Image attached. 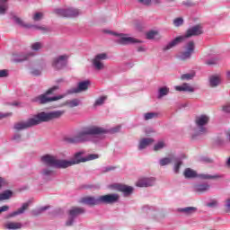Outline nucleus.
<instances>
[{
	"label": "nucleus",
	"instance_id": "f257e3e1",
	"mask_svg": "<svg viewBox=\"0 0 230 230\" xmlns=\"http://www.w3.org/2000/svg\"><path fill=\"white\" fill-rule=\"evenodd\" d=\"M121 130V126H117L111 129L99 126L84 127L74 137H65L66 143L76 145L78 143H100L105 139V134H116Z\"/></svg>",
	"mask_w": 230,
	"mask_h": 230
},
{
	"label": "nucleus",
	"instance_id": "f03ea898",
	"mask_svg": "<svg viewBox=\"0 0 230 230\" xmlns=\"http://www.w3.org/2000/svg\"><path fill=\"white\" fill-rule=\"evenodd\" d=\"M64 114H66L65 111H53L49 112L41 111L36 115H33L32 118H30L25 121L14 123L13 128L17 132H21V130H26L27 128L37 127V125H40V123H49V121L60 119Z\"/></svg>",
	"mask_w": 230,
	"mask_h": 230
},
{
	"label": "nucleus",
	"instance_id": "7ed1b4c3",
	"mask_svg": "<svg viewBox=\"0 0 230 230\" xmlns=\"http://www.w3.org/2000/svg\"><path fill=\"white\" fill-rule=\"evenodd\" d=\"M58 85L53 86L49 88L45 93L34 97L32 99V102H34L35 103H40V105H44L46 103H50V102H57L58 100H62L65 95L49 97V95L55 94V92L58 91Z\"/></svg>",
	"mask_w": 230,
	"mask_h": 230
},
{
	"label": "nucleus",
	"instance_id": "20e7f679",
	"mask_svg": "<svg viewBox=\"0 0 230 230\" xmlns=\"http://www.w3.org/2000/svg\"><path fill=\"white\" fill-rule=\"evenodd\" d=\"M197 134L192 135V139H197V136H202L208 134L209 130L208 129V123H209V116L208 115H199L195 119Z\"/></svg>",
	"mask_w": 230,
	"mask_h": 230
},
{
	"label": "nucleus",
	"instance_id": "39448f33",
	"mask_svg": "<svg viewBox=\"0 0 230 230\" xmlns=\"http://www.w3.org/2000/svg\"><path fill=\"white\" fill-rule=\"evenodd\" d=\"M84 155V151L78 152L75 155L72 160H65V168H69V166H75V164H80V163H86V161H94L98 159V155H88L86 157H82Z\"/></svg>",
	"mask_w": 230,
	"mask_h": 230
},
{
	"label": "nucleus",
	"instance_id": "423d86ee",
	"mask_svg": "<svg viewBox=\"0 0 230 230\" xmlns=\"http://www.w3.org/2000/svg\"><path fill=\"white\" fill-rule=\"evenodd\" d=\"M42 164L46 166H50L53 168H66L65 160L58 159L56 155H44L40 157Z\"/></svg>",
	"mask_w": 230,
	"mask_h": 230
},
{
	"label": "nucleus",
	"instance_id": "0eeeda50",
	"mask_svg": "<svg viewBox=\"0 0 230 230\" xmlns=\"http://www.w3.org/2000/svg\"><path fill=\"white\" fill-rule=\"evenodd\" d=\"M119 200V194H107L104 196H86L81 199V202H118Z\"/></svg>",
	"mask_w": 230,
	"mask_h": 230
},
{
	"label": "nucleus",
	"instance_id": "6e6552de",
	"mask_svg": "<svg viewBox=\"0 0 230 230\" xmlns=\"http://www.w3.org/2000/svg\"><path fill=\"white\" fill-rule=\"evenodd\" d=\"M53 13L58 17H66V18H74L78 17L80 15V10L68 7V8H56Z\"/></svg>",
	"mask_w": 230,
	"mask_h": 230
},
{
	"label": "nucleus",
	"instance_id": "1a4fd4ad",
	"mask_svg": "<svg viewBox=\"0 0 230 230\" xmlns=\"http://www.w3.org/2000/svg\"><path fill=\"white\" fill-rule=\"evenodd\" d=\"M112 35L117 37L116 43L121 44L122 46H127L128 44H141V42H143L138 39L128 37V34H118L116 32H113Z\"/></svg>",
	"mask_w": 230,
	"mask_h": 230
},
{
	"label": "nucleus",
	"instance_id": "9d476101",
	"mask_svg": "<svg viewBox=\"0 0 230 230\" xmlns=\"http://www.w3.org/2000/svg\"><path fill=\"white\" fill-rule=\"evenodd\" d=\"M107 58H109L107 53H100L95 55L92 60V65L94 70L102 71V69H105V64H103V60H107Z\"/></svg>",
	"mask_w": 230,
	"mask_h": 230
},
{
	"label": "nucleus",
	"instance_id": "9b49d317",
	"mask_svg": "<svg viewBox=\"0 0 230 230\" xmlns=\"http://www.w3.org/2000/svg\"><path fill=\"white\" fill-rule=\"evenodd\" d=\"M195 51V42L193 41H189L186 46H185V51L181 52L178 58L180 60H190L191 58V55H193Z\"/></svg>",
	"mask_w": 230,
	"mask_h": 230
},
{
	"label": "nucleus",
	"instance_id": "f8f14e48",
	"mask_svg": "<svg viewBox=\"0 0 230 230\" xmlns=\"http://www.w3.org/2000/svg\"><path fill=\"white\" fill-rule=\"evenodd\" d=\"M67 58H69L67 55H61L54 58L52 59V67H54V69H57L58 71L60 69H64V67L67 66Z\"/></svg>",
	"mask_w": 230,
	"mask_h": 230
},
{
	"label": "nucleus",
	"instance_id": "ddd939ff",
	"mask_svg": "<svg viewBox=\"0 0 230 230\" xmlns=\"http://www.w3.org/2000/svg\"><path fill=\"white\" fill-rule=\"evenodd\" d=\"M89 85H91V81L86 80L83 82H79L76 88H71L67 91L68 94H75L78 93H84L89 89Z\"/></svg>",
	"mask_w": 230,
	"mask_h": 230
},
{
	"label": "nucleus",
	"instance_id": "4468645a",
	"mask_svg": "<svg viewBox=\"0 0 230 230\" xmlns=\"http://www.w3.org/2000/svg\"><path fill=\"white\" fill-rule=\"evenodd\" d=\"M204 31H202V26L195 25L187 30L186 33L183 37L186 39H190V37H197L199 35H202Z\"/></svg>",
	"mask_w": 230,
	"mask_h": 230
},
{
	"label": "nucleus",
	"instance_id": "2eb2a0df",
	"mask_svg": "<svg viewBox=\"0 0 230 230\" xmlns=\"http://www.w3.org/2000/svg\"><path fill=\"white\" fill-rule=\"evenodd\" d=\"M155 185V178L149 177V178H140L136 182V186L137 188H150Z\"/></svg>",
	"mask_w": 230,
	"mask_h": 230
},
{
	"label": "nucleus",
	"instance_id": "dca6fc26",
	"mask_svg": "<svg viewBox=\"0 0 230 230\" xmlns=\"http://www.w3.org/2000/svg\"><path fill=\"white\" fill-rule=\"evenodd\" d=\"M115 190H118V191H120V193L123 194V197H130L132 193H134V187L124 185V184H115L113 185Z\"/></svg>",
	"mask_w": 230,
	"mask_h": 230
},
{
	"label": "nucleus",
	"instance_id": "f3484780",
	"mask_svg": "<svg viewBox=\"0 0 230 230\" xmlns=\"http://www.w3.org/2000/svg\"><path fill=\"white\" fill-rule=\"evenodd\" d=\"M186 40V38L184 35L182 36H178L174 40H172L171 42H169L167 45H165L163 48L164 51H168L169 49H172V48H175V46H179V44H182Z\"/></svg>",
	"mask_w": 230,
	"mask_h": 230
},
{
	"label": "nucleus",
	"instance_id": "a211bd4d",
	"mask_svg": "<svg viewBox=\"0 0 230 230\" xmlns=\"http://www.w3.org/2000/svg\"><path fill=\"white\" fill-rule=\"evenodd\" d=\"M84 213H85V208L82 207H72L68 211V215L72 218H76V217H79V215H84Z\"/></svg>",
	"mask_w": 230,
	"mask_h": 230
},
{
	"label": "nucleus",
	"instance_id": "6ab92c4d",
	"mask_svg": "<svg viewBox=\"0 0 230 230\" xmlns=\"http://www.w3.org/2000/svg\"><path fill=\"white\" fill-rule=\"evenodd\" d=\"M175 90L183 93H195V88H193V86H191L188 83H184L181 85L175 86Z\"/></svg>",
	"mask_w": 230,
	"mask_h": 230
},
{
	"label": "nucleus",
	"instance_id": "aec40b11",
	"mask_svg": "<svg viewBox=\"0 0 230 230\" xmlns=\"http://www.w3.org/2000/svg\"><path fill=\"white\" fill-rule=\"evenodd\" d=\"M154 143V138H142L138 144V150H145Z\"/></svg>",
	"mask_w": 230,
	"mask_h": 230
},
{
	"label": "nucleus",
	"instance_id": "412c9836",
	"mask_svg": "<svg viewBox=\"0 0 230 230\" xmlns=\"http://www.w3.org/2000/svg\"><path fill=\"white\" fill-rule=\"evenodd\" d=\"M30 208V205L28 203H24L20 208H18L16 211L9 214L8 217L12 218L13 217H17L18 215H22L26 209Z\"/></svg>",
	"mask_w": 230,
	"mask_h": 230
},
{
	"label": "nucleus",
	"instance_id": "4be33fe9",
	"mask_svg": "<svg viewBox=\"0 0 230 230\" xmlns=\"http://www.w3.org/2000/svg\"><path fill=\"white\" fill-rule=\"evenodd\" d=\"M12 19H13V22H15V24H17L21 28H25L27 30L31 28V24L25 23L24 21H22V19H21L18 16L13 15Z\"/></svg>",
	"mask_w": 230,
	"mask_h": 230
},
{
	"label": "nucleus",
	"instance_id": "5701e85b",
	"mask_svg": "<svg viewBox=\"0 0 230 230\" xmlns=\"http://www.w3.org/2000/svg\"><path fill=\"white\" fill-rule=\"evenodd\" d=\"M179 213H184V215H193V213L197 212V208L195 207H186L180 208L177 209Z\"/></svg>",
	"mask_w": 230,
	"mask_h": 230
},
{
	"label": "nucleus",
	"instance_id": "b1692460",
	"mask_svg": "<svg viewBox=\"0 0 230 230\" xmlns=\"http://www.w3.org/2000/svg\"><path fill=\"white\" fill-rule=\"evenodd\" d=\"M170 93V88L168 86H163L158 89V94L157 99L161 100L162 98H164V96H168Z\"/></svg>",
	"mask_w": 230,
	"mask_h": 230
},
{
	"label": "nucleus",
	"instance_id": "393cba45",
	"mask_svg": "<svg viewBox=\"0 0 230 230\" xmlns=\"http://www.w3.org/2000/svg\"><path fill=\"white\" fill-rule=\"evenodd\" d=\"M12 197H13V191L10 190H4L2 193H0V201L10 200Z\"/></svg>",
	"mask_w": 230,
	"mask_h": 230
},
{
	"label": "nucleus",
	"instance_id": "a878e982",
	"mask_svg": "<svg viewBox=\"0 0 230 230\" xmlns=\"http://www.w3.org/2000/svg\"><path fill=\"white\" fill-rule=\"evenodd\" d=\"M35 55L33 52L29 54H20L17 58H13V62H24V60H28L30 57H33Z\"/></svg>",
	"mask_w": 230,
	"mask_h": 230
},
{
	"label": "nucleus",
	"instance_id": "bb28decb",
	"mask_svg": "<svg viewBox=\"0 0 230 230\" xmlns=\"http://www.w3.org/2000/svg\"><path fill=\"white\" fill-rule=\"evenodd\" d=\"M41 175L43 177H52V175H55V171L53 170V167L48 166L41 170Z\"/></svg>",
	"mask_w": 230,
	"mask_h": 230
},
{
	"label": "nucleus",
	"instance_id": "cd10ccee",
	"mask_svg": "<svg viewBox=\"0 0 230 230\" xmlns=\"http://www.w3.org/2000/svg\"><path fill=\"white\" fill-rule=\"evenodd\" d=\"M194 189H195V191H197L198 193H204L208 191V190H209V184L208 183L198 184L194 187Z\"/></svg>",
	"mask_w": 230,
	"mask_h": 230
},
{
	"label": "nucleus",
	"instance_id": "c85d7f7f",
	"mask_svg": "<svg viewBox=\"0 0 230 230\" xmlns=\"http://www.w3.org/2000/svg\"><path fill=\"white\" fill-rule=\"evenodd\" d=\"M8 1L0 0V15H4L8 12Z\"/></svg>",
	"mask_w": 230,
	"mask_h": 230
},
{
	"label": "nucleus",
	"instance_id": "c756f323",
	"mask_svg": "<svg viewBox=\"0 0 230 230\" xmlns=\"http://www.w3.org/2000/svg\"><path fill=\"white\" fill-rule=\"evenodd\" d=\"M183 175L185 177V179H194V177H197V172L187 168L185 169Z\"/></svg>",
	"mask_w": 230,
	"mask_h": 230
},
{
	"label": "nucleus",
	"instance_id": "7c9ffc66",
	"mask_svg": "<svg viewBox=\"0 0 230 230\" xmlns=\"http://www.w3.org/2000/svg\"><path fill=\"white\" fill-rule=\"evenodd\" d=\"M6 229H22V224L17 222H9L5 225Z\"/></svg>",
	"mask_w": 230,
	"mask_h": 230
},
{
	"label": "nucleus",
	"instance_id": "2f4dec72",
	"mask_svg": "<svg viewBox=\"0 0 230 230\" xmlns=\"http://www.w3.org/2000/svg\"><path fill=\"white\" fill-rule=\"evenodd\" d=\"M209 85L210 87H217V85H220V77L215 75L210 76Z\"/></svg>",
	"mask_w": 230,
	"mask_h": 230
},
{
	"label": "nucleus",
	"instance_id": "473e14b6",
	"mask_svg": "<svg viewBox=\"0 0 230 230\" xmlns=\"http://www.w3.org/2000/svg\"><path fill=\"white\" fill-rule=\"evenodd\" d=\"M175 162L174 167H173V172L174 173H179V170L181 169V166H182V160L180 158H175L172 160Z\"/></svg>",
	"mask_w": 230,
	"mask_h": 230
},
{
	"label": "nucleus",
	"instance_id": "72a5a7b5",
	"mask_svg": "<svg viewBox=\"0 0 230 230\" xmlns=\"http://www.w3.org/2000/svg\"><path fill=\"white\" fill-rule=\"evenodd\" d=\"M165 146L166 142H164V140H160L154 146V150L155 152H159V150H163V148H165Z\"/></svg>",
	"mask_w": 230,
	"mask_h": 230
},
{
	"label": "nucleus",
	"instance_id": "f704fd0d",
	"mask_svg": "<svg viewBox=\"0 0 230 230\" xmlns=\"http://www.w3.org/2000/svg\"><path fill=\"white\" fill-rule=\"evenodd\" d=\"M175 157L171 156V157H165V158H162L160 159L159 163H160V166H166L167 164H170L173 159Z\"/></svg>",
	"mask_w": 230,
	"mask_h": 230
},
{
	"label": "nucleus",
	"instance_id": "c9c22d12",
	"mask_svg": "<svg viewBox=\"0 0 230 230\" xmlns=\"http://www.w3.org/2000/svg\"><path fill=\"white\" fill-rule=\"evenodd\" d=\"M80 103H81V102L78 99H74V100L66 102L67 107H70L71 109H73L74 107H78V105H80Z\"/></svg>",
	"mask_w": 230,
	"mask_h": 230
},
{
	"label": "nucleus",
	"instance_id": "e433bc0d",
	"mask_svg": "<svg viewBox=\"0 0 230 230\" xmlns=\"http://www.w3.org/2000/svg\"><path fill=\"white\" fill-rule=\"evenodd\" d=\"M44 19V13H35L32 16V20L34 22H39L40 21H42Z\"/></svg>",
	"mask_w": 230,
	"mask_h": 230
},
{
	"label": "nucleus",
	"instance_id": "4c0bfd02",
	"mask_svg": "<svg viewBox=\"0 0 230 230\" xmlns=\"http://www.w3.org/2000/svg\"><path fill=\"white\" fill-rule=\"evenodd\" d=\"M159 114L157 112H147L144 115V119L148 121V119H154V118H157Z\"/></svg>",
	"mask_w": 230,
	"mask_h": 230
},
{
	"label": "nucleus",
	"instance_id": "58836bf2",
	"mask_svg": "<svg viewBox=\"0 0 230 230\" xmlns=\"http://www.w3.org/2000/svg\"><path fill=\"white\" fill-rule=\"evenodd\" d=\"M195 78V72L183 74L181 75V80H193Z\"/></svg>",
	"mask_w": 230,
	"mask_h": 230
},
{
	"label": "nucleus",
	"instance_id": "ea45409f",
	"mask_svg": "<svg viewBox=\"0 0 230 230\" xmlns=\"http://www.w3.org/2000/svg\"><path fill=\"white\" fill-rule=\"evenodd\" d=\"M42 48H43L42 42H35L31 45V49H32V51H40Z\"/></svg>",
	"mask_w": 230,
	"mask_h": 230
},
{
	"label": "nucleus",
	"instance_id": "a19ab883",
	"mask_svg": "<svg viewBox=\"0 0 230 230\" xmlns=\"http://www.w3.org/2000/svg\"><path fill=\"white\" fill-rule=\"evenodd\" d=\"M49 207H43L38 209H34L31 212V217H39V215H40V213H42V211H46V209H48Z\"/></svg>",
	"mask_w": 230,
	"mask_h": 230
},
{
	"label": "nucleus",
	"instance_id": "79ce46f5",
	"mask_svg": "<svg viewBox=\"0 0 230 230\" xmlns=\"http://www.w3.org/2000/svg\"><path fill=\"white\" fill-rule=\"evenodd\" d=\"M157 36H159V31H151L146 33V39L149 40H152V39H155Z\"/></svg>",
	"mask_w": 230,
	"mask_h": 230
},
{
	"label": "nucleus",
	"instance_id": "37998d69",
	"mask_svg": "<svg viewBox=\"0 0 230 230\" xmlns=\"http://www.w3.org/2000/svg\"><path fill=\"white\" fill-rule=\"evenodd\" d=\"M105 100H107L106 96H102L98 98L93 104L94 107H100V105H103V103H105Z\"/></svg>",
	"mask_w": 230,
	"mask_h": 230
},
{
	"label": "nucleus",
	"instance_id": "c03bdc74",
	"mask_svg": "<svg viewBox=\"0 0 230 230\" xmlns=\"http://www.w3.org/2000/svg\"><path fill=\"white\" fill-rule=\"evenodd\" d=\"M12 141L21 143V141H22V135L21 133H15L12 137Z\"/></svg>",
	"mask_w": 230,
	"mask_h": 230
},
{
	"label": "nucleus",
	"instance_id": "a18cd8bd",
	"mask_svg": "<svg viewBox=\"0 0 230 230\" xmlns=\"http://www.w3.org/2000/svg\"><path fill=\"white\" fill-rule=\"evenodd\" d=\"M219 60H220V59H218L217 58H212L207 60V61H206V64H207L208 66H215V65L218 64V61H219Z\"/></svg>",
	"mask_w": 230,
	"mask_h": 230
},
{
	"label": "nucleus",
	"instance_id": "49530a36",
	"mask_svg": "<svg viewBox=\"0 0 230 230\" xmlns=\"http://www.w3.org/2000/svg\"><path fill=\"white\" fill-rule=\"evenodd\" d=\"M173 24L176 27L182 26V24H184V19L176 18V19L173 20Z\"/></svg>",
	"mask_w": 230,
	"mask_h": 230
},
{
	"label": "nucleus",
	"instance_id": "de8ad7c7",
	"mask_svg": "<svg viewBox=\"0 0 230 230\" xmlns=\"http://www.w3.org/2000/svg\"><path fill=\"white\" fill-rule=\"evenodd\" d=\"M31 27V28H34V30H40V31H48V28L45 26H39V25H31L30 24Z\"/></svg>",
	"mask_w": 230,
	"mask_h": 230
},
{
	"label": "nucleus",
	"instance_id": "09e8293b",
	"mask_svg": "<svg viewBox=\"0 0 230 230\" xmlns=\"http://www.w3.org/2000/svg\"><path fill=\"white\" fill-rule=\"evenodd\" d=\"M42 71L37 69V68H32L31 70V75H32L33 76H40Z\"/></svg>",
	"mask_w": 230,
	"mask_h": 230
},
{
	"label": "nucleus",
	"instance_id": "8fccbe9b",
	"mask_svg": "<svg viewBox=\"0 0 230 230\" xmlns=\"http://www.w3.org/2000/svg\"><path fill=\"white\" fill-rule=\"evenodd\" d=\"M200 177H201V179H207V180H209V179H218V176H217V175H210V174H201Z\"/></svg>",
	"mask_w": 230,
	"mask_h": 230
},
{
	"label": "nucleus",
	"instance_id": "3c124183",
	"mask_svg": "<svg viewBox=\"0 0 230 230\" xmlns=\"http://www.w3.org/2000/svg\"><path fill=\"white\" fill-rule=\"evenodd\" d=\"M114 170H116V167H114V166H107V167H103L102 172L103 173H107V172H112Z\"/></svg>",
	"mask_w": 230,
	"mask_h": 230
},
{
	"label": "nucleus",
	"instance_id": "603ef678",
	"mask_svg": "<svg viewBox=\"0 0 230 230\" xmlns=\"http://www.w3.org/2000/svg\"><path fill=\"white\" fill-rule=\"evenodd\" d=\"M140 4H144L145 6H150L152 0H138Z\"/></svg>",
	"mask_w": 230,
	"mask_h": 230
},
{
	"label": "nucleus",
	"instance_id": "864d4df0",
	"mask_svg": "<svg viewBox=\"0 0 230 230\" xmlns=\"http://www.w3.org/2000/svg\"><path fill=\"white\" fill-rule=\"evenodd\" d=\"M7 184H8V181H6L4 178L0 177V190L1 188H4V186H6Z\"/></svg>",
	"mask_w": 230,
	"mask_h": 230
},
{
	"label": "nucleus",
	"instance_id": "5fc2aeb1",
	"mask_svg": "<svg viewBox=\"0 0 230 230\" xmlns=\"http://www.w3.org/2000/svg\"><path fill=\"white\" fill-rule=\"evenodd\" d=\"M8 76V70H0V78H6Z\"/></svg>",
	"mask_w": 230,
	"mask_h": 230
},
{
	"label": "nucleus",
	"instance_id": "6e6d98bb",
	"mask_svg": "<svg viewBox=\"0 0 230 230\" xmlns=\"http://www.w3.org/2000/svg\"><path fill=\"white\" fill-rule=\"evenodd\" d=\"M74 222H75V217H70V218H68V220L66 222V226H73Z\"/></svg>",
	"mask_w": 230,
	"mask_h": 230
},
{
	"label": "nucleus",
	"instance_id": "4d7b16f0",
	"mask_svg": "<svg viewBox=\"0 0 230 230\" xmlns=\"http://www.w3.org/2000/svg\"><path fill=\"white\" fill-rule=\"evenodd\" d=\"M98 202H86L85 205L88 207V208H94V206H98Z\"/></svg>",
	"mask_w": 230,
	"mask_h": 230
},
{
	"label": "nucleus",
	"instance_id": "13d9d810",
	"mask_svg": "<svg viewBox=\"0 0 230 230\" xmlns=\"http://www.w3.org/2000/svg\"><path fill=\"white\" fill-rule=\"evenodd\" d=\"M224 208H225V211H226V213H230V202H226V203L225 204Z\"/></svg>",
	"mask_w": 230,
	"mask_h": 230
},
{
	"label": "nucleus",
	"instance_id": "bf43d9fd",
	"mask_svg": "<svg viewBox=\"0 0 230 230\" xmlns=\"http://www.w3.org/2000/svg\"><path fill=\"white\" fill-rule=\"evenodd\" d=\"M224 112H230V103L223 106Z\"/></svg>",
	"mask_w": 230,
	"mask_h": 230
},
{
	"label": "nucleus",
	"instance_id": "052dcab7",
	"mask_svg": "<svg viewBox=\"0 0 230 230\" xmlns=\"http://www.w3.org/2000/svg\"><path fill=\"white\" fill-rule=\"evenodd\" d=\"M207 208H217V202H210L205 205Z\"/></svg>",
	"mask_w": 230,
	"mask_h": 230
},
{
	"label": "nucleus",
	"instance_id": "680f3d73",
	"mask_svg": "<svg viewBox=\"0 0 230 230\" xmlns=\"http://www.w3.org/2000/svg\"><path fill=\"white\" fill-rule=\"evenodd\" d=\"M8 116H12V113H0V119H3V118H8Z\"/></svg>",
	"mask_w": 230,
	"mask_h": 230
},
{
	"label": "nucleus",
	"instance_id": "e2e57ef3",
	"mask_svg": "<svg viewBox=\"0 0 230 230\" xmlns=\"http://www.w3.org/2000/svg\"><path fill=\"white\" fill-rule=\"evenodd\" d=\"M137 51L139 53H145V51H146V49H145V47H143V46H140L137 48Z\"/></svg>",
	"mask_w": 230,
	"mask_h": 230
},
{
	"label": "nucleus",
	"instance_id": "0e129e2a",
	"mask_svg": "<svg viewBox=\"0 0 230 230\" xmlns=\"http://www.w3.org/2000/svg\"><path fill=\"white\" fill-rule=\"evenodd\" d=\"M8 206L0 207V213H3L4 211H8Z\"/></svg>",
	"mask_w": 230,
	"mask_h": 230
},
{
	"label": "nucleus",
	"instance_id": "69168bd1",
	"mask_svg": "<svg viewBox=\"0 0 230 230\" xmlns=\"http://www.w3.org/2000/svg\"><path fill=\"white\" fill-rule=\"evenodd\" d=\"M183 4H184L185 6H191V2H190V1L183 2Z\"/></svg>",
	"mask_w": 230,
	"mask_h": 230
},
{
	"label": "nucleus",
	"instance_id": "338daca9",
	"mask_svg": "<svg viewBox=\"0 0 230 230\" xmlns=\"http://www.w3.org/2000/svg\"><path fill=\"white\" fill-rule=\"evenodd\" d=\"M227 79L230 80V71L226 73Z\"/></svg>",
	"mask_w": 230,
	"mask_h": 230
},
{
	"label": "nucleus",
	"instance_id": "774afa93",
	"mask_svg": "<svg viewBox=\"0 0 230 230\" xmlns=\"http://www.w3.org/2000/svg\"><path fill=\"white\" fill-rule=\"evenodd\" d=\"M226 164H227V166H230V157L228 158Z\"/></svg>",
	"mask_w": 230,
	"mask_h": 230
}]
</instances>
